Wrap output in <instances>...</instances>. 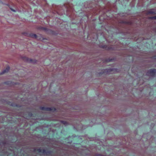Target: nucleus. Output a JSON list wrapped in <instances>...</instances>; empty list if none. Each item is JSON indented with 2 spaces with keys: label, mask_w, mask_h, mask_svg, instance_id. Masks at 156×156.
Masks as SVG:
<instances>
[{
  "label": "nucleus",
  "mask_w": 156,
  "mask_h": 156,
  "mask_svg": "<svg viewBox=\"0 0 156 156\" xmlns=\"http://www.w3.org/2000/svg\"><path fill=\"white\" fill-rule=\"evenodd\" d=\"M147 75L151 77H154L156 74V70L151 69L149 70L147 74Z\"/></svg>",
  "instance_id": "nucleus-1"
},
{
  "label": "nucleus",
  "mask_w": 156,
  "mask_h": 156,
  "mask_svg": "<svg viewBox=\"0 0 156 156\" xmlns=\"http://www.w3.org/2000/svg\"><path fill=\"white\" fill-rule=\"evenodd\" d=\"M32 59H30V62H32Z\"/></svg>",
  "instance_id": "nucleus-11"
},
{
  "label": "nucleus",
  "mask_w": 156,
  "mask_h": 156,
  "mask_svg": "<svg viewBox=\"0 0 156 156\" xmlns=\"http://www.w3.org/2000/svg\"><path fill=\"white\" fill-rule=\"evenodd\" d=\"M148 13L149 14H155L156 13L153 10H150L148 12Z\"/></svg>",
  "instance_id": "nucleus-4"
},
{
  "label": "nucleus",
  "mask_w": 156,
  "mask_h": 156,
  "mask_svg": "<svg viewBox=\"0 0 156 156\" xmlns=\"http://www.w3.org/2000/svg\"><path fill=\"white\" fill-rule=\"evenodd\" d=\"M30 37L32 38H36L37 35L35 34H32L30 35Z\"/></svg>",
  "instance_id": "nucleus-6"
},
{
  "label": "nucleus",
  "mask_w": 156,
  "mask_h": 156,
  "mask_svg": "<svg viewBox=\"0 0 156 156\" xmlns=\"http://www.w3.org/2000/svg\"><path fill=\"white\" fill-rule=\"evenodd\" d=\"M150 19H155L156 20V16H153L150 18Z\"/></svg>",
  "instance_id": "nucleus-7"
},
{
  "label": "nucleus",
  "mask_w": 156,
  "mask_h": 156,
  "mask_svg": "<svg viewBox=\"0 0 156 156\" xmlns=\"http://www.w3.org/2000/svg\"><path fill=\"white\" fill-rule=\"evenodd\" d=\"M120 23H126L128 25H131L132 23L133 22L131 21H126L122 20L120 21Z\"/></svg>",
  "instance_id": "nucleus-2"
},
{
  "label": "nucleus",
  "mask_w": 156,
  "mask_h": 156,
  "mask_svg": "<svg viewBox=\"0 0 156 156\" xmlns=\"http://www.w3.org/2000/svg\"><path fill=\"white\" fill-rule=\"evenodd\" d=\"M52 34H53V35H55V34H54V33H52Z\"/></svg>",
  "instance_id": "nucleus-12"
},
{
  "label": "nucleus",
  "mask_w": 156,
  "mask_h": 156,
  "mask_svg": "<svg viewBox=\"0 0 156 156\" xmlns=\"http://www.w3.org/2000/svg\"><path fill=\"white\" fill-rule=\"evenodd\" d=\"M41 109L42 110H45L47 111H51V109L50 108H45L44 107L41 108Z\"/></svg>",
  "instance_id": "nucleus-5"
},
{
  "label": "nucleus",
  "mask_w": 156,
  "mask_h": 156,
  "mask_svg": "<svg viewBox=\"0 0 156 156\" xmlns=\"http://www.w3.org/2000/svg\"><path fill=\"white\" fill-rule=\"evenodd\" d=\"M11 9V10L12 11L14 12H16V10H14L12 9Z\"/></svg>",
  "instance_id": "nucleus-10"
},
{
  "label": "nucleus",
  "mask_w": 156,
  "mask_h": 156,
  "mask_svg": "<svg viewBox=\"0 0 156 156\" xmlns=\"http://www.w3.org/2000/svg\"><path fill=\"white\" fill-rule=\"evenodd\" d=\"M39 29H43V30H44V29H47L45 28L41 27V28Z\"/></svg>",
  "instance_id": "nucleus-9"
},
{
  "label": "nucleus",
  "mask_w": 156,
  "mask_h": 156,
  "mask_svg": "<svg viewBox=\"0 0 156 156\" xmlns=\"http://www.w3.org/2000/svg\"><path fill=\"white\" fill-rule=\"evenodd\" d=\"M9 69V67L8 66L7 67L6 69L4 70L1 73H0V74H2L4 73H7Z\"/></svg>",
  "instance_id": "nucleus-3"
},
{
  "label": "nucleus",
  "mask_w": 156,
  "mask_h": 156,
  "mask_svg": "<svg viewBox=\"0 0 156 156\" xmlns=\"http://www.w3.org/2000/svg\"><path fill=\"white\" fill-rule=\"evenodd\" d=\"M62 123L64 125H66L67 124V123L66 121H62Z\"/></svg>",
  "instance_id": "nucleus-8"
}]
</instances>
